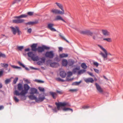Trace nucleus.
I'll list each match as a JSON object with an SVG mask.
<instances>
[{
	"label": "nucleus",
	"mask_w": 123,
	"mask_h": 123,
	"mask_svg": "<svg viewBox=\"0 0 123 123\" xmlns=\"http://www.w3.org/2000/svg\"><path fill=\"white\" fill-rule=\"evenodd\" d=\"M24 89L23 90L20 92L17 90H15L14 92V94L18 96H20L21 99L23 100H25L26 99V95L28 93V91L30 88V87L28 85L25 84L24 85Z\"/></svg>",
	"instance_id": "1"
},
{
	"label": "nucleus",
	"mask_w": 123,
	"mask_h": 123,
	"mask_svg": "<svg viewBox=\"0 0 123 123\" xmlns=\"http://www.w3.org/2000/svg\"><path fill=\"white\" fill-rule=\"evenodd\" d=\"M55 104L56 106L58 111L61 110L60 107L63 111H71L72 112H73V109L69 108L66 107V106H71V105L68 102H56Z\"/></svg>",
	"instance_id": "2"
},
{
	"label": "nucleus",
	"mask_w": 123,
	"mask_h": 123,
	"mask_svg": "<svg viewBox=\"0 0 123 123\" xmlns=\"http://www.w3.org/2000/svg\"><path fill=\"white\" fill-rule=\"evenodd\" d=\"M28 17V15L25 14H22L18 16H15L13 18L17 19H14L12 21V23L15 24H20L24 22L25 20L21 19L20 18H26Z\"/></svg>",
	"instance_id": "3"
},
{
	"label": "nucleus",
	"mask_w": 123,
	"mask_h": 123,
	"mask_svg": "<svg viewBox=\"0 0 123 123\" xmlns=\"http://www.w3.org/2000/svg\"><path fill=\"white\" fill-rule=\"evenodd\" d=\"M30 49L28 48L25 49V52L28 51L27 55L29 57L31 58V59L34 61H37L39 60V57L37 56H35V54L33 51H30Z\"/></svg>",
	"instance_id": "4"
},
{
	"label": "nucleus",
	"mask_w": 123,
	"mask_h": 123,
	"mask_svg": "<svg viewBox=\"0 0 123 123\" xmlns=\"http://www.w3.org/2000/svg\"><path fill=\"white\" fill-rule=\"evenodd\" d=\"M37 43H34L31 45V50L35 52L37 51L39 53H42L44 51L43 45L42 46H39L37 48Z\"/></svg>",
	"instance_id": "5"
},
{
	"label": "nucleus",
	"mask_w": 123,
	"mask_h": 123,
	"mask_svg": "<svg viewBox=\"0 0 123 123\" xmlns=\"http://www.w3.org/2000/svg\"><path fill=\"white\" fill-rule=\"evenodd\" d=\"M44 55L46 58L52 59L55 56V54L54 51L53 50L48 51L46 52Z\"/></svg>",
	"instance_id": "6"
},
{
	"label": "nucleus",
	"mask_w": 123,
	"mask_h": 123,
	"mask_svg": "<svg viewBox=\"0 0 123 123\" xmlns=\"http://www.w3.org/2000/svg\"><path fill=\"white\" fill-rule=\"evenodd\" d=\"M100 48L105 52V54H104L102 52H101L100 54L104 58H105L107 57L108 55L107 51L106 49L104 48L101 45H99Z\"/></svg>",
	"instance_id": "7"
},
{
	"label": "nucleus",
	"mask_w": 123,
	"mask_h": 123,
	"mask_svg": "<svg viewBox=\"0 0 123 123\" xmlns=\"http://www.w3.org/2000/svg\"><path fill=\"white\" fill-rule=\"evenodd\" d=\"M46 98L44 95L43 93L40 94H39L38 98H37V102L39 103L43 101Z\"/></svg>",
	"instance_id": "8"
},
{
	"label": "nucleus",
	"mask_w": 123,
	"mask_h": 123,
	"mask_svg": "<svg viewBox=\"0 0 123 123\" xmlns=\"http://www.w3.org/2000/svg\"><path fill=\"white\" fill-rule=\"evenodd\" d=\"M54 24L52 23H49L47 25V27L51 31H56L58 33H60L59 31H57L53 27Z\"/></svg>",
	"instance_id": "9"
},
{
	"label": "nucleus",
	"mask_w": 123,
	"mask_h": 123,
	"mask_svg": "<svg viewBox=\"0 0 123 123\" xmlns=\"http://www.w3.org/2000/svg\"><path fill=\"white\" fill-rule=\"evenodd\" d=\"M51 12L54 14H64L63 12L57 9H53L51 11Z\"/></svg>",
	"instance_id": "10"
},
{
	"label": "nucleus",
	"mask_w": 123,
	"mask_h": 123,
	"mask_svg": "<svg viewBox=\"0 0 123 123\" xmlns=\"http://www.w3.org/2000/svg\"><path fill=\"white\" fill-rule=\"evenodd\" d=\"M31 92L30 93L31 94L34 95L35 93L36 94H38L39 92L37 91V90L36 88L31 87L30 89Z\"/></svg>",
	"instance_id": "11"
},
{
	"label": "nucleus",
	"mask_w": 123,
	"mask_h": 123,
	"mask_svg": "<svg viewBox=\"0 0 123 123\" xmlns=\"http://www.w3.org/2000/svg\"><path fill=\"white\" fill-rule=\"evenodd\" d=\"M95 85H96V88L98 92L100 93H102L103 92V90L100 85L97 83H95Z\"/></svg>",
	"instance_id": "12"
},
{
	"label": "nucleus",
	"mask_w": 123,
	"mask_h": 123,
	"mask_svg": "<svg viewBox=\"0 0 123 123\" xmlns=\"http://www.w3.org/2000/svg\"><path fill=\"white\" fill-rule=\"evenodd\" d=\"M46 59L45 57H43L40 58V61L37 62V64L39 65H43V63H44L45 62Z\"/></svg>",
	"instance_id": "13"
},
{
	"label": "nucleus",
	"mask_w": 123,
	"mask_h": 123,
	"mask_svg": "<svg viewBox=\"0 0 123 123\" xmlns=\"http://www.w3.org/2000/svg\"><path fill=\"white\" fill-rule=\"evenodd\" d=\"M59 66V63L57 62H51L50 64V67L53 68H56Z\"/></svg>",
	"instance_id": "14"
},
{
	"label": "nucleus",
	"mask_w": 123,
	"mask_h": 123,
	"mask_svg": "<svg viewBox=\"0 0 123 123\" xmlns=\"http://www.w3.org/2000/svg\"><path fill=\"white\" fill-rule=\"evenodd\" d=\"M38 22L37 20H36L33 21H30L25 23V24L26 25H33L34 24H37Z\"/></svg>",
	"instance_id": "15"
},
{
	"label": "nucleus",
	"mask_w": 123,
	"mask_h": 123,
	"mask_svg": "<svg viewBox=\"0 0 123 123\" xmlns=\"http://www.w3.org/2000/svg\"><path fill=\"white\" fill-rule=\"evenodd\" d=\"M10 28L13 34L15 35L17 31V29H18L19 27L17 26H15V27L11 26Z\"/></svg>",
	"instance_id": "16"
},
{
	"label": "nucleus",
	"mask_w": 123,
	"mask_h": 123,
	"mask_svg": "<svg viewBox=\"0 0 123 123\" xmlns=\"http://www.w3.org/2000/svg\"><path fill=\"white\" fill-rule=\"evenodd\" d=\"M24 89V86L22 85V84L19 83L18 85V91H22Z\"/></svg>",
	"instance_id": "17"
},
{
	"label": "nucleus",
	"mask_w": 123,
	"mask_h": 123,
	"mask_svg": "<svg viewBox=\"0 0 123 123\" xmlns=\"http://www.w3.org/2000/svg\"><path fill=\"white\" fill-rule=\"evenodd\" d=\"M50 95L54 99L56 98L57 94L55 92L50 91L49 92Z\"/></svg>",
	"instance_id": "18"
},
{
	"label": "nucleus",
	"mask_w": 123,
	"mask_h": 123,
	"mask_svg": "<svg viewBox=\"0 0 123 123\" xmlns=\"http://www.w3.org/2000/svg\"><path fill=\"white\" fill-rule=\"evenodd\" d=\"M84 80L87 83L89 82L93 83L94 81V80L92 78H86Z\"/></svg>",
	"instance_id": "19"
},
{
	"label": "nucleus",
	"mask_w": 123,
	"mask_h": 123,
	"mask_svg": "<svg viewBox=\"0 0 123 123\" xmlns=\"http://www.w3.org/2000/svg\"><path fill=\"white\" fill-rule=\"evenodd\" d=\"M80 69V66H78L77 67L74 68L72 70V71L73 72L74 74H75L76 73H78V72Z\"/></svg>",
	"instance_id": "20"
},
{
	"label": "nucleus",
	"mask_w": 123,
	"mask_h": 123,
	"mask_svg": "<svg viewBox=\"0 0 123 123\" xmlns=\"http://www.w3.org/2000/svg\"><path fill=\"white\" fill-rule=\"evenodd\" d=\"M18 63L19 65L22 67L23 68H25V69L29 71L30 70V69L29 68H28L26 67L25 66V65L22 63V62H20V61H18Z\"/></svg>",
	"instance_id": "21"
},
{
	"label": "nucleus",
	"mask_w": 123,
	"mask_h": 123,
	"mask_svg": "<svg viewBox=\"0 0 123 123\" xmlns=\"http://www.w3.org/2000/svg\"><path fill=\"white\" fill-rule=\"evenodd\" d=\"M60 75L62 78H64L65 77L66 74L64 71H60Z\"/></svg>",
	"instance_id": "22"
},
{
	"label": "nucleus",
	"mask_w": 123,
	"mask_h": 123,
	"mask_svg": "<svg viewBox=\"0 0 123 123\" xmlns=\"http://www.w3.org/2000/svg\"><path fill=\"white\" fill-rule=\"evenodd\" d=\"M28 97L30 100H35V101L37 102V97L34 95H29L28 96Z\"/></svg>",
	"instance_id": "23"
},
{
	"label": "nucleus",
	"mask_w": 123,
	"mask_h": 123,
	"mask_svg": "<svg viewBox=\"0 0 123 123\" xmlns=\"http://www.w3.org/2000/svg\"><path fill=\"white\" fill-rule=\"evenodd\" d=\"M68 61L66 59H63L62 61V65L63 66L66 67L68 64Z\"/></svg>",
	"instance_id": "24"
},
{
	"label": "nucleus",
	"mask_w": 123,
	"mask_h": 123,
	"mask_svg": "<svg viewBox=\"0 0 123 123\" xmlns=\"http://www.w3.org/2000/svg\"><path fill=\"white\" fill-rule=\"evenodd\" d=\"M102 32L104 35L105 36H109L110 35V33L107 30H102Z\"/></svg>",
	"instance_id": "25"
},
{
	"label": "nucleus",
	"mask_w": 123,
	"mask_h": 123,
	"mask_svg": "<svg viewBox=\"0 0 123 123\" xmlns=\"http://www.w3.org/2000/svg\"><path fill=\"white\" fill-rule=\"evenodd\" d=\"M55 4L58 7L62 10V12H63L64 14V11L62 5L61 4L57 2H56Z\"/></svg>",
	"instance_id": "26"
},
{
	"label": "nucleus",
	"mask_w": 123,
	"mask_h": 123,
	"mask_svg": "<svg viewBox=\"0 0 123 123\" xmlns=\"http://www.w3.org/2000/svg\"><path fill=\"white\" fill-rule=\"evenodd\" d=\"M55 20H61L65 23H66V22L60 16H57L55 19Z\"/></svg>",
	"instance_id": "27"
},
{
	"label": "nucleus",
	"mask_w": 123,
	"mask_h": 123,
	"mask_svg": "<svg viewBox=\"0 0 123 123\" xmlns=\"http://www.w3.org/2000/svg\"><path fill=\"white\" fill-rule=\"evenodd\" d=\"M68 64L69 66H71L74 64V61L73 60L71 59L68 61Z\"/></svg>",
	"instance_id": "28"
},
{
	"label": "nucleus",
	"mask_w": 123,
	"mask_h": 123,
	"mask_svg": "<svg viewBox=\"0 0 123 123\" xmlns=\"http://www.w3.org/2000/svg\"><path fill=\"white\" fill-rule=\"evenodd\" d=\"M82 82L81 80H80L79 81H75L74 82L72 83V85H76L78 86L80 85V84Z\"/></svg>",
	"instance_id": "29"
},
{
	"label": "nucleus",
	"mask_w": 123,
	"mask_h": 123,
	"mask_svg": "<svg viewBox=\"0 0 123 123\" xmlns=\"http://www.w3.org/2000/svg\"><path fill=\"white\" fill-rule=\"evenodd\" d=\"M68 56V54H67L62 53L60 55L59 57L60 58H62L63 57H66Z\"/></svg>",
	"instance_id": "30"
},
{
	"label": "nucleus",
	"mask_w": 123,
	"mask_h": 123,
	"mask_svg": "<svg viewBox=\"0 0 123 123\" xmlns=\"http://www.w3.org/2000/svg\"><path fill=\"white\" fill-rule=\"evenodd\" d=\"M86 70L85 69H82L80 70V69L78 70V75H80L84 73L85 72Z\"/></svg>",
	"instance_id": "31"
},
{
	"label": "nucleus",
	"mask_w": 123,
	"mask_h": 123,
	"mask_svg": "<svg viewBox=\"0 0 123 123\" xmlns=\"http://www.w3.org/2000/svg\"><path fill=\"white\" fill-rule=\"evenodd\" d=\"M81 66L83 68H84V69L86 68L87 67L86 64L84 62L82 63L81 64Z\"/></svg>",
	"instance_id": "32"
},
{
	"label": "nucleus",
	"mask_w": 123,
	"mask_h": 123,
	"mask_svg": "<svg viewBox=\"0 0 123 123\" xmlns=\"http://www.w3.org/2000/svg\"><path fill=\"white\" fill-rule=\"evenodd\" d=\"M6 55L4 53H2L0 51V57L5 59L6 58Z\"/></svg>",
	"instance_id": "33"
},
{
	"label": "nucleus",
	"mask_w": 123,
	"mask_h": 123,
	"mask_svg": "<svg viewBox=\"0 0 123 123\" xmlns=\"http://www.w3.org/2000/svg\"><path fill=\"white\" fill-rule=\"evenodd\" d=\"M62 34L61 33H59V36L61 37H62V38H63L68 43H69V41L68 40L66 39L64 37L62 36Z\"/></svg>",
	"instance_id": "34"
},
{
	"label": "nucleus",
	"mask_w": 123,
	"mask_h": 123,
	"mask_svg": "<svg viewBox=\"0 0 123 123\" xmlns=\"http://www.w3.org/2000/svg\"><path fill=\"white\" fill-rule=\"evenodd\" d=\"M34 81L38 83H43L44 82V81L42 80H37V79H35L34 80Z\"/></svg>",
	"instance_id": "35"
},
{
	"label": "nucleus",
	"mask_w": 123,
	"mask_h": 123,
	"mask_svg": "<svg viewBox=\"0 0 123 123\" xmlns=\"http://www.w3.org/2000/svg\"><path fill=\"white\" fill-rule=\"evenodd\" d=\"M11 66L12 67L14 68L18 69H22L21 67L18 66L12 65H11Z\"/></svg>",
	"instance_id": "36"
},
{
	"label": "nucleus",
	"mask_w": 123,
	"mask_h": 123,
	"mask_svg": "<svg viewBox=\"0 0 123 123\" xmlns=\"http://www.w3.org/2000/svg\"><path fill=\"white\" fill-rule=\"evenodd\" d=\"M38 89L40 91L42 92H44L45 91L44 88L41 87H38Z\"/></svg>",
	"instance_id": "37"
},
{
	"label": "nucleus",
	"mask_w": 123,
	"mask_h": 123,
	"mask_svg": "<svg viewBox=\"0 0 123 123\" xmlns=\"http://www.w3.org/2000/svg\"><path fill=\"white\" fill-rule=\"evenodd\" d=\"M43 45L44 51L45 50H48L50 49V48L48 46L45 45Z\"/></svg>",
	"instance_id": "38"
},
{
	"label": "nucleus",
	"mask_w": 123,
	"mask_h": 123,
	"mask_svg": "<svg viewBox=\"0 0 123 123\" xmlns=\"http://www.w3.org/2000/svg\"><path fill=\"white\" fill-rule=\"evenodd\" d=\"M93 33L91 31L89 30H87V35H89L90 36H92Z\"/></svg>",
	"instance_id": "39"
},
{
	"label": "nucleus",
	"mask_w": 123,
	"mask_h": 123,
	"mask_svg": "<svg viewBox=\"0 0 123 123\" xmlns=\"http://www.w3.org/2000/svg\"><path fill=\"white\" fill-rule=\"evenodd\" d=\"M73 74V72L69 71L68 72V75L67 76L68 77H70Z\"/></svg>",
	"instance_id": "40"
},
{
	"label": "nucleus",
	"mask_w": 123,
	"mask_h": 123,
	"mask_svg": "<svg viewBox=\"0 0 123 123\" xmlns=\"http://www.w3.org/2000/svg\"><path fill=\"white\" fill-rule=\"evenodd\" d=\"M87 32V30L85 31H80V33L81 34L83 35H86Z\"/></svg>",
	"instance_id": "41"
},
{
	"label": "nucleus",
	"mask_w": 123,
	"mask_h": 123,
	"mask_svg": "<svg viewBox=\"0 0 123 123\" xmlns=\"http://www.w3.org/2000/svg\"><path fill=\"white\" fill-rule=\"evenodd\" d=\"M11 81V79H6L5 80V82L6 84H8Z\"/></svg>",
	"instance_id": "42"
},
{
	"label": "nucleus",
	"mask_w": 123,
	"mask_h": 123,
	"mask_svg": "<svg viewBox=\"0 0 123 123\" xmlns=\"http://www.w3.org/2000/svg\"><path fill=\"white\" fill-rule=\"evenodd\" d=\"M33 13L34 12H29L27 13V14L28 15V16H31L33 15Z\"/></svg>",
	"instance_id": "43"
},
{
	"label": "nucleus",
	"mask_w": 123,
	"mask_h": 123,
	"mask_svg": "<svg viewBox=\"0 0 123 123\" xmlns=\"http://www.w3.org/2000/svg\"><path fill=\"white\" fill-rule=\"evenodd\" d=\"M24 48V46H18L17 47V49H18L20 51H22V49H23Z\"/></svg>",
	"instance_id": "44"
},
{
	"label": "nucleus",
	"mask_w": 123,
	"mask_h": 123,
	"mask_svg": "<svg viewBox=\"0 0 123 123\" xmlns=\"http://www.w3.org/2000/svg\"><path fill=\"white\" fill-rule=\"evenodd\" d=\"M51 61V60H47L46 62V64L47 66L49 64L50 66V64L51 62H50Z\"/></svg>",
	"instance_id": "45"
},
{
	"label": "nucleus",
	"mask_w": 123,
	"mask_h": 123,
	"mask_svg": "<svg viewBox=\"0 0 123 123\" xmlns=\"http://www.w3.org/2000/svg\"><path fill=\"white\" fill-rule=\"evenodd\" d=\"M18 80V78L17 77H16L13 80V84H16V83L17 81Z\"/></svg>",
	"instance_id": "46"
},
{
	"label": "nucleus",
	"mask_w": 123,
	"mask_h": 123,
	"mask_svg": "<svg viewBox=\"0 0 123 123\" xmlns=\"http://www.w3.org/2000/svg\"><path fill=\"white\" fill-rule=\"evenodd\" d=\"M4 72V70L3 69H0V77L1 76L3 75Z\"/></svg>",
	"instance_id": "47"
},
{
	"label": "nucleus",
	"mask_w": 123,
	"mask_h": 123,
	"mask_svg": "<svg viewBox=\"0 0 123 123\" xmlns=\"http://www.w3.org/2000/svg\"><path fill=\"white\" fill-rule=\"evenodd\" d=\"M93 39L94 40H97V38H98L97 35L96 33L95 35H93L92 36Z\"/></svg>",
	"instance_id": "48"
},
{
	"label": "nucleus",
	"mask_w": 123,
	"mask_h": 123,
	"mask_svg": "<svg viewBox=\"0 0 123 123\" xmlns=\"http://www.w3.org/2000/svg\"><path fill=\"white\" fill-rule=\"evenodd\" d=\"M103 40H106L107 42H111V39L110 38H104Z\"/></svg>",
	"instance_id": "49"
},
{
	"label": "nucleus",
	"mask_w": 123,
	"mask_h": 123,
	"mask_svg": "<svg viewBox=\"0 0 123 123\" xmlns=\"http://www.w3.org/2000/svg\"><path fill=\"white\" fill-rule=\"evenodd\" d=\"M13 99L16 102H18L19 101V100L15 96L14 97Z\"/></svg>",
	"instance_id": "50"
},
{
	"label": "nucleus",
	"mask_w": 123,
	"mask_h": 123,
	"mask_svg": "<svg viewBox=\"0 0 123 123\" xmlns=\"http://www.w3.org/2000/svg\"><path fill=\"white\" fill-rule=\"evenodd\" d=\"M21 0H15L12 3V4L13 5L15 3H18Z\"/></svg>",
	"instance_id": "51"
},
{
	"label": "nucleus",
	"mask_w": 123,
	"mask_h": 123,
	"mask_svg": "<svg viewBox=\"0 0 123 123\" xmlns=\"http://www.w3.org/2000/svg\"><path fill=\"white\" fill-rule=\"evenodd\" d=\"M17 32H18V35H20V34L22 33L21 32L19 28L17 29Z\"/></svg>",
	"instance_id": "52"
},
{
	"label": "nucleus",
	"mask_w": 123,
	"mask_h": 123,
	"mask_svg": "<svg viewBox=\"0 0 123 123\" xmlns=\"http://www.w3.org/2000/svg\"><path fill=\"white\" fill-rule=\"evenodd\" d=\"M30 69H33V70H39V69L38 68L34 67H32V66L30 67Z\"/></svg>",
	"instance_id": "53"
},
{
	"label": "nucleus",
	"mask_w": 123,
	"mask_h": 123,
	"mask_svg": "<svg viewBox=\"0 0 123 123\" xmlns=\"http://www.w3.org/2000/svg\"><path fill=\"white\" fill-rule=\"evenodd\" d=\"M87 73L90 76L93 77H95V76L92 73H91L89 71H87Z\"/></svg>",
	"instance_id": "54"
},
{
	"label": "nucleus",
	"mask_w": 123,
	"mask_h": 123,
	"mask_svg": "<svg viewBox=\"0 0 123 123\" xmlns=\"http://www.w3.org/2000/svg\"><path fill=\"white\" fill-rule=\"evenodd\" d=\"M93 63L94 65L96 67H98L99 65V63L97 62H94Z\"/></svg>",
	"instance_id": "55"
},
{
	"label": "nucleus",
	"mask_w": 123,
	"mask_h": 123,
	"mask_svg": "<svg viewBox=\"0 0 123 123\" xmlns=\"http://www.w3.org/2000/svg\"><path fill=\"white\" fill-rule=\"evenodd\" d=\"M55 60H56V61L57 62H59L60 60L59 58V57L58 56H56L55 58Z\"/></svg>",
	"instance_id": "56"
},
{
	"label": "nucleus",
	"mask_w": 123,
	"mask_h": 123,
	"mask_svg": "<svg viewBox=\"0 0 123 123\" xmlns=\"http://www.w3.org/2000/svg\"><path fill=\"white\" fill-rule=\"evenodd\" d=\"M23 80H24L26 82V83H27V84H28L30 83V82L29 81L28 79H24Z\"/></svg>",
	"instance_id": "57"
},
{
	"label": "nucleus",
	"mask_w": 123,
	"mask_h": 123,
	"mask_svg": "<svg viewBox=\"0 0 123 123\" xmlns=\"http://www.w3.org/2000/svg\"><path fill=\"white\" fill-rule=\"evenodd\" d=\"M93 69L96 73L98 74L99 73V70L95 68H93Z\"/></svg>",
	"instance_id": "58"
},
{
	"label": "nucleus",
	"mask_w": 123,
	"mask_h": 123,
	"mask_svg": "<svg viewBox=\"0 0 123 123\" xmlns=\"http://www.w3.org/2000/svg\"><path fill=\"white\" fill-rule=\"evenodd\" d=\"M57 107H55V108L52 109V110L54 111V112H55L57 113Z\"/></svg>",
	"instance_id": "59"
},
{
	"label": "nucleus",
	"mask_w": 123,
	"mask_h": 123,
	"mask_svg": "<svg viewBox=\"0 0 123 123\" xmlns=\"http://www.w3.org/2000/svg\"><path fill=\"white\" fill-rule=\"evenodd\" d=\"M3 64L4 65V67L6 68H7L8 66V65L7 63H4Z\"/></svg>",
	"instance_id": "60"
},
{
	"label": "nucleus",
	"mask_w": 123,
	"mask_h": 123,
	"mask_svg": "<svg viewBox=\"0 0 123 123\" xmlns=\"http://www.w3.org/2000/svg\"><path fill=\"white\" fill-rule=\"evenodd\" d=\"M56 92L57 93L60 94H62V91H59L58 90H56Z\"/></svg>",
	"instance_id": "61"
},
{
	"label": "nucleus",
	"mask_w": 123,
	"mask_h": 123,
	"mask_svg": "<svg viewBox=\"0 0 123 123\" xmlns=\"http://www.w3.org/2000/svg\"><path fill=\"white\" fill-rule=\"evenodd\" d=\"M90 107V106H83L82 107V108L84 109H86L89 108Z\"/></svg>",
	"instance_id": "62"
},
{
	"label": "nucleus",
	"mask_w": 123,
	"mask_h": 123,
	"mask_svg": "<svg viewBox=\"0 0 123 123\" xmlns=\"http://www.w3.org/2000/svg\"><path fill=\"white\" fill-rule=\"evenodd\" d=\"M77 90L76 89H70L69 90L70 91L72 92H74L75 91H76Z\"/></svg>",
	"instance_id": "63"
},
{
	"label": "nucleus",
	"mask_w": 123,
	"mask_h": 123,
	"mask_svg": "<svg viewBox=\"0 0 123 123\" xmlns=\"http://www.w3.org/2000/svg\"><path fill=\"white\" fill-rule=\"evenodd\" d=\"M31 28H30L28 29L27 31L29 33H30L31 32Z\"/></svg>",
	"instance_id": "64"
}]
</instances>
